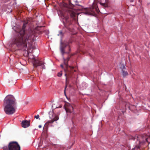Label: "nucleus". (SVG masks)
I'll use <instances>...</instances> for the list:
<instances>
[{
    "label": "nucleus",
    "instance_id": "obj_27",
    "mask_svg": "<svg viewBox=\"0 0 150 150\" xmlns=\"http://www.w3.org/2000/svg\"><path fill=\"white\" fill-rule=\"evenodd\" d=\"M61 67H62V68H63V65L62 64L61 65Z\"/></svg>",
    "mask_w": 150,
    "mask_h": 150
},
{
    "label": "nucleus",
    "instance_id": "obj_4",
    "mask_svg": "<svg viewBox=\"0 0 150 150\" xmlns=\"http://www.w3.org/2000/svg\"><path fill=\"white\" fill-rule=\"evenodd\" d=\"M49 116L51 120L47 121L45 124V125L48 126L50 124H52L53 122L59 119V113H57V114H54L53 111L50 112L49 113Z\"/></svg>",
    "mask_w": 150,
    "mask_h": 150
},
{
    "label": "nucleus",
    "instance_id": "obj_17",
    "mask_svg": "<svg viewBox=\"0 0 150 150\" xmlns=\"http://www.w3.org/2000/svg\"><path fill=\"white\" fill-rule=\"evenodd\" d=\"M62 73L61 71L60 72H59L58 73L57 76H58L59 77H60L62 76Z\"/></svg>",
    "mask_w": 150,
    "mask_h": 150
},
{
    "label": "nucleus",
    "instance_id": "obj_18",
    "mask_svg": "<svg viewBox=\"0 0 150 150\" xmlns=\"http://www.w3.org/2000/svg\"><path fill=\"white\" fill-rule=\"evenodd\" d=\"M100 4L102 6H104L105 7H106L107 6V4H106L105 3H101Z\"/></svg>",
    "mask_w": 150,
    "mask_h": 150
},
{
    "label": "nucleus",
    "instance_id": "obj_26",
    "mask_svg": "<svg viewBox=\"0 0 150 150\" xmlns=\"http://www.w3.org/2000/svg\"><path fill=\"white\" fill-rule=\"evenodd\" d=\"M26 52H27V55H28V54H29L28 53V51L27 50Z\"/></svg>",
    "mask_w": 150,
    "mask_h": 150
},
{
    "label": "nucleus",
    "instance_id": "obj_5",
    "mask_svg": "<svg viewBox=\"0 0 150 150\" xmlns=\"http://www.w3.org/2000/svg\"><path fill=\"white\" fill-rule=\"evenodd\" d=\"M32 59V61L34 67H36L38 66H40L42 69H45V67L44 65L45 63L44 62L42 61L36 59L34 57H33Z\"/></svg>",
    "mask_w": 150,
    "mask_h": 150
},
{
    "label": "nucleus",
    "instance_id": "obj_24",
    "mask_svg": "<svg viewBox=\"0 0 150 150\" xmlns=\"http://www.w3.org/2000/svg\"><path fill=\"white\" fill-rule=\"evenodd\" d=\"M38 127L39 128H41L42 127V126L41 125H39L38 126Z\"/></svg>",
    "mask_w": 150,
    "mask_h": 150
},
{
    "label": "nucleus",
    "instance_id": "obj_20",
    "mask_svg": "<svg viewBox=\"0 0 150 150\" xmlns=\"http://www.w3.org/2000/svg\"><path fill=\"white\" fill-rule=\"evenodd\" d=\"M35 118L36 119H38L39 118V115H36L35 116Z\"/></svg>",
    "mask_w": 150,
    "mask_h": 150
},
{
    "label": "nucleus",
    "instance_id": "obj_23",
    "mask_svg": "<svg viewBox=\"0 0 150 150\" xmlns=\"http://www.w3.org/2000/svg\"><path fill=\"white\" fill-rule=\"evenodd\" d=\"M64 64L65 65V66H66V67H67V64L66 63L65 61H64Z\"/></svg>",
    "mask_w": 150,
    "mask_h": 150
},
{
    "label": "nucleus",
    "instance_id": "obj_21",
    "mask_svg": "<svg viewBox=\"0 0 150 150\" xmlns=\"http://www.w3.org/2000/svg\"><path fill=\"white\" fill-rule=\"evenodd\" d=\"M64 26H65V27L66 28L69 30L70 31V29H69V28L67 27L64 24Z\"/></svg>",
    "mask_w": 150,
    "mask_h": 150
},
{
    "label": "nucleus",
    "instance_id": "obj_6",
    "mask_svg": "<svg viewBox=\"0 0 150 150\" xmlns=\"http://www.w3.org/2000/svg\"><path fill=\"white\" fill-rule=\"evenodd\" d=\"M9 150H20V147L18 143L15 142H10L8 144Z\"/></svg>",
    "mask_w": 150,
    "mask_h": 150
},
{
    "label": "nucleus",
    "instance_id": "obj_9",
    "mask_svg": "<svg viewBox=\"0 0 150 150\" xmlns=\"http://www.w3.org/2000/svg\"><path fill=\"white\" fill-rule=\"evenodd\" d=\"M75 4L76 5L78 6H80V9H82L84 8V10L85 11H86V12H85V13L86 14H90V12L89 11V10H90L89 8H84L83 6L80 5L79 4V2H78L77 0H76L75 1Z\"/></svg>",
    "mask_w": 150,
    "mask_h": 150
},
{
    "label": "nucleus",
    "instance_id": "obj_22",
    "mask_svg": "<svg viewBox=\"0 0 150 150\" xmlns=\"http://www.w3.org/2000/svg\"><path fill=\"white\" fill-rule=\"evenodd\" d=\"M59 34H58V35H62V32L61 31H59Z\"/></svg>",
    "mask_w": 150,
    "mask_h": 150
},
{
    "label": "nucleus",
    "instance_id": "obj_12",
    "mask_svg": "<svg viewBox=\"0 0 150 150\" xmlns=\"http://www.w3.org/2000/svg\"><path fill=\"white\" fill-rule=\"evenodd\" d=\"M122 75L123 77H125L128 75V74L127 71H125V70H122Z\"/></svg>",
    "mask_w": 150,
    "mask_h": 150
},
{
    "label": "nucleus",
    "instance_id": "obj_13",
    "mask_svg": "<svg viewBox=\"0 0 150 150\" xmlns=\"http://www.w3.org/2000/svg\"><path fill=\"white\" fill-rule=\"evenodd\" d=\"M60 50L62 53L63 55L65 53L64 48L62 47H61L60 48Z\"/></svg>",
    "mask_w": 150,
    "mask_h": 150
},
{
    "label": "nucleus",
    "instance_id": "obj_15",
    "mask_svg": "<svg viewBox=\"0 0 150 150\" xmlns=\"http://www.w3.org/2000/svg\"><path fill=\"white\" fill-rule=\"evenodd\" d=\"M13 4L12 5V6L14 7V5H16V4L17 3H16V0H13Z\"/></svg>",
    "mask_w": 150,
    "mask_h": 150
},
{
    "label": "nucleus",
    "instance_id": "obj_7",
    "mask_svg": "<svg viewBox=\"0 0 150 150\" xmlns=\"http://www.w3.org/2000/svg\"><path fill=\"white\" fill-rule=\"evenodd\" d=\"M131 139L134 140L136 139L137 141L138 142V143L140 144L142 143L145 142H148L147 138L146 137H142L141 136H136L135 137H131Z\"/></svg>",
    "mask_w": 150,
    "mask_h": 150
},
{
    "label": "nucleus",
    "instance_id": "obj_19",
    "mask_svg": "<svg viewBox=\"0 0 150 150\" xmlns=\"http://www.w3.org/2000/svg\"><path fill=\"white\" fill-rule=\"evenodd\" d=\"M139 146H136V147H135L134 149H139Z\"/></svg>",
    "mask_w": 150,
    "mask_h": 150
},
{
    "label": "nucleus",
    "instance_id": "obj_1",
    "mask_svg": "<svg viewBox=\"0 0 150 150\" xmlns=\"http://www.w3.org/2000/svg\"><path fill=\"white\" fill-rule=\"evenodd\" d=\"M28 23H24L22 28L19 32L15 36L12 40L13 44H15L18 47L22 48V50L25 51L28 42H31L34 40V37L35 36V31L32 30L25 31V28Z\"/></svg>",
    "mask_w": 150,
    "mask_h": 150
},
{
    "label": "nucleus",
    "instance_id": "obj_28",
    "mask_svg": "<svg viewBox=\"0 0 150 150\" xmlns=\"http://www.w3.org/2000/svg\"><path fill=\"white\" fill-rule=\"evenodd\" d=\"M71 67L72 68H74V67Z\"/></svg>",
    "mask_w": 150,
    "mask_h": 150
},
{
    "label": "nucleus",
    "instance_id": "obj_25",
    "mask_svg": "<svg viewBox=\"0 0 150 150\" xmlns=\"http://www.w3.org/2000/svg\"><path fill=\"white\" fill-rule=\"evenodd\" d=\"M66 87H67V86L65 87V90H64V93L65 94V90H66Z\"/></svg>",
    "mask_w": 150,
    "mask_h": 150
},
{
    "label": "nucleus",
    "instance_id": "obj_16",
    "mask_svg": "<svg viewBox=\"0 0 150 150\" xmlns=\"http://www.w3.org/2000/svg\"><path fill=\"white\" fill-rule=\"evenodd\" d=\"M3 150H9V147L8 148L7 146H4L3 147Z\"/></svg>",
    "mask_w": 150,
    "mask_h": 150
},
{
    "label": "nucleus",
    "instance_id": "obj_10",
    "mask_svg": "<svg viewBox=\"0 0 150 150\" xmlns=\"http://www.w3.org/2000/svg\"><path fill=\"white\" fill-rule=\"evenodd\" d=\"M67 106L68 107L66 109L67 112H72L74 110L73 107L70 104H68Z\"/></svg>",
    "mask_w": 150,
    "mask_h": 150
},
{
    "label": "nucleus",
    "instance_id": "obj_8",
    "mask_svg": "<svg viewBox=\"0 0 150 150\" xmlns=\"http://www.w3.org/2000/svg\"><path fill=\"white\" fill-rule=\"evenodd\" d=\"M58 13L59 16H61L62 18H63V20L65 21L67 23L69 22V16H66L62 11L59 10L57 11Z\"/></svg>",
    "mask_w": 150,
    "mask_h": 150
},
{
    "label": "nucleus",
    "instance_id": "obj_2",
    "mask_svg": "<svg viewBox=\"0 0 150 150\" xmlns=\"http://www.w3.org/2000/svg\"><path fill=\"white\" fill-rule=\"evenodd\" d=\"M3 107L6 114L12 115L16 111V103L13 96L12 95L7 96L4 100Z\"/></svg>",
    "mask_w": 150,
    "mask_h": 150
},
{
    "label": "nucleus",
    "instance_id": "obj_3",
    "mask_svg": "<svg viewBox=\"0 0 150 150\" xmlns=\"http://www.w3.org/2000/svg\"><path fill=\"white\" fill-rule=\"evenodd\" d=\"M62 10L64 11L67 12L72 18H73L75 16L76 13L73 8L74 5L70 1H69V4L63 3L61 5Z\"/></svg>",
    "mask_w": 150,
    "mask_h": 150
},
{
    "label": "nucleus",
    "instance_id": "obj_14",
    "mask_svg": "<svg viewBox=\"0 0 150 150\" xmlns=\"http://www.w3.org/2000/svg\"><path fill=\"white\" fill-rule=\"evenodd\" d=\"M120 68L122 69V70L126 69V68L124 65H122V66L120 67Z\"/></svg>",
    "mask_w": 150,
    "mask_h": 150
},
{
    "label": "nucleus",
    "instance_id": "obj_11",
    "mask_svg": "<svg viewBox=\"0 0 150 150\" xmlns=\"http://www.w3.org/2000/svg\"><path fill=\"white\" fill-rule=\"evenodd\" d=\"M21 124L22 126L24 128H26L30 125V122L26 120L23 121Z\"/></svg>",
    "mask_w": 150,
    "mask_h": 150
}]
</instances>
